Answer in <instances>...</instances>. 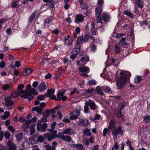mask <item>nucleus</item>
I'll return each instance as SVG.
<instances>
[{
	"label": "nucleus",
	"instance_id": "obj_53",
	"mask_svg": "<svg viewBox=\"0 0 150 150\" xmlns=\"http://www.w3.org/2000/svg\"><path fill=\"white\" fill-rule=\"evenodd\" d=\"M101 118L100 115L98 114H97L95 116V117L94 119H92L93 121H95L96 120H100Z\"/></svg>",
	"mask_w": 150,
	"mask_h": 150
},
{
	"label": "nucleus",
	"instance_id": "obj_7",
	"mask_svg": "<svg viewBox=\"0 0 150 150\" xmlns=\"http://www.w3.org/2000/svg\"><path fill=\"white\" fill-rule=\"evenodd\" d=\"M44 140V138L42 136L39 137L37 139H35L34 137L30 138H29L30 143L32 144H35L37 143L38 141L40 142H42Z\"/></svg>",
	"mask_w": 150,
	"mask_h": 150
},
{
	"label": "nucleus",
	"instance_id": "obj_44",
	"mask_svg": "<svg viewBox=\"0 0 150 150\" xmlns=\"http://www.w3.org/2000/svg\"><path fill=\"white\" fill-rule=\"evenodd\" d=\"M141 79L142 77L141 76H136L135 78L134 83H139L141 81Z\"/></svg>",
	"mask_w": 150,
	"mask_h": 150
},
{
	"label": "nucleus",
	"instance_id": "obj_62",
	"mask_svg": "<svg viewBox=\"0 0 150 150\" xmlns=\"http://www.w3.org/2000/svg\"><path fill=\"white\" fill-rule=\"evenodd\" d=\"M78 92L77 89L76 88H74L73 89V91H71L70 93V95H73L74 93H77Z\"/></svg>",
	"mask_w": 150,
	"mask_h": 150
},
{
	"label": "nucleus",
	"instance_id": "obj_63",
	"mask_svg": "<svg viewBox=\"0 0 150 150\" xmlns=\"http://www.w3.org/2000/svg\"><path fill=\"white\" fill-rule=\"evenodd\" d=\"M8 129L10 131H11L12 132H14L15 130L14 129L13 127L11 125H10L8 127Z\"/></svg>",
	"mask_w": 150,
	"mask_h": 150
},
{
	"label": "nucleus",
	"instance_id": "obj_37",
	"mask_svg": "<svg viewBox=\"0 0 150 150\" xmlns=\"http://www.w3.org/2000/svg\"><path fill=\"white\" fill-rule=\"evenodd\" d=\"M94 90L91 88H89L87 89L86 91V93L87 94L91 95L93 93Z\"/></svg>",
	"mask_w": 150,
	"mask_h": 150
},
{
	"label": "nucleus",
	"instance_id": "obj_1",
	"mask_svg": "<svg viewBox=\"0 0 150 150\" xmlns=\"http://www.w3.org/2000/svg\"><path fill=\"white\" fill-rule=\"evenodd\" d=\"M120 75V77L116 82V85L118 88H123L126 83L127 79L129 78L131 76L129 72L124 71H121Z\"/></svg>",
	"mask_w": 150,
	"mask_h": 150
},
{
	"label": "nucleus",
	"instance_id": "obj_45",
	"mask_svg": "<svg viewBox=\"0 0 150 150\" xmlns=\"http://www.w3.org/2000/svg\"><path fill=\"white\" fill-rule=\"evenodd\" d=\"M115 124V122L112 121H111L110 122L109 128L111 129H114V125Z\"/></svg>",
	"mask_w": 150,
	"mask_h": 150
},
{
	"label": "nucleus",
	"instance_id": "obj_17",
	"mask_svg": "<svg viewBox=\"0 0 150 150\" xmlns=\"http://www.w3.org/2000/svg\"><path fill=\"white\" fill-rule=\"evenodd\" d=\"M110 16L109 14L104 13L102 16V19L105 22H108L110 20Z\"/></svg>",
	"mask_w": 150,
	"mask_h": 150
},
{
	"label": "nucleus",
	"instance_id": "obj_48",
	"mask_svg": "<svg viewBox=\"0 0 150 150\" xmlns=\"http://www.w3.org/2000/svg\"><path fill=\"white\" fill-rule=\"evenodd\" d=\"M96 90L97 91L98 93L101 95H103V93L102 91L101 90V89L100 88V86H97L96 87Z\"/></svg>",
	"mask_w": 150,
	"mask_h": 150
},
{
	"label": "nucleus",
	"instance_id": "obj_12",
	"mask_svg": "<svg viewBox=\"0 0 150 150\" xmlns=\"http://www.w3.org/2000/svg\"><path fill=\"white\" fill-rule=\"evenodd\" d=\"M73 40L69 36H66L65 38L64 44L66 45H70L72 44Z\"/></svg>",
	"mask_w": 150,
	"mask_h": 150
},
{
	"label": "nucleus",
	"instance_id": "obj_51",
	"mask_svg": "<svg viewBox=\"0 0 150 150\" xmlns=\"http://www.w3.org/2000/svg\"><path fill=\"white\" fill-rule=\"evenodd\" d=\"M47 116L44 115L42 117L41 119V122H45L47 121Z\"/></svg>",
	"mask_w": 150,
	"mask_h": 150
},
{
	"label": "nucleus",
	"instance_id": "obj_5",
	"mask_svg": "<svg viewBox=\"0 0 150 150\" xmlns=\"http://www.w3.org/2000/svg\"><path fill=\"white\" fill-rule=\"evenodd\" d=\"M47 125L46 123H43L41 125L40 120H38L37 128L38 130L42 132H45L46 130Z\"/></svg>",
	"mask_w": 150,
	"mask_h": 150
},
{
	"label": "nucleus",
	"instance_id": "obj_11",
	"mask_svg": "<svg viewBox=\"0 0 150 150\" xmlns=\"http://www.w3.org/2000/svg\"><path fill=\"white\" fill-rule=\"evenodd\" d=\"M5 102L4 103V107H9L12 105L14 101L11 100L9 97H7L5 98Z\"/></svg>",
	"mask_w": 150,
	"mask_h": 150
},
{
	"label": "nucleus",
	"instance_id": "obj_6",
	"mask_svg": "<svg viewBox=\"0 0 150 150\" xmlns=\"http://www.w3.org/2000/svg\"><path fill=\"white\" fill-rule=\"evenodd\" d=\"M51 134L47 133L44 134V137L48 139L49 141L57 137L56 136L57 132L56 130H52L51 131Z\"/></svg>",
	"mask_w": 150,
	"mask_h": 150
},
{
	"label": "nucleus",
	"instance_id": "obj_41",
	"mask_svg": "<svg viewBox=\"0 0 150 150\" xmlns=\"http://www.w3.org/2000/svg\"><path fill=\"white\" fill-rule=\"evenodd\" d=\"M72 129L70 128H67L63 131V133L64 134H70L71 132Z\"/></svg>",
	"mask_w": 150,
	"mask_h": 150
},
{
	"label": "nucleus",
	"instance_id": "obj_58",
	"mask_svg": "<svg viewBox=\"0 0 150 150\" xmlns=\"http://www.w3.org/2000/svg\"><path fill=\"white\" fill-rule=\"evenodd\" d=\"M89 38V36L88 35H85L84 37H83V40L85 42H87L88 41V39Z\"/></svg>",
	"mask_w": 150,
	"mask_h": 150
},
{
	"label": "nucleus",
	"instance_id": "obj_27",
	"mask_svg": "<svg viewBox=\"0 0 150 150\" xmlns=\"http://www.w3.org/2000/svg\"><path fill=\"white\" fill-rule=\"evenodd\" d=\"M81 60L85 64L89 61V57L88 56H86L81 58Z\"/></svg>",
	"mask_w": 150,
	"mask_h": 150
},
{
	"label": "nucleus",
	"instance_id": "obj_3",
	"mask_svg": "<svg viewBox=\"0 0 150 150\" xmlns=\"http://www.w3.org/2000/svg\"><path fill=\"white\" fill-rule=\"evenodd\" d=\"M31 86L30 84L27 85V88L26 89V91L23 94L20 95L21 97L24 98H28L29 101H30L33 98V96L29 93V92L31 89Z\"/></svg>",
	"mask_w": 150,
	"mask_h": 150
},
{
	"label": "nucleus",
	"instance_id": "obj_57",
	"mask_svg": "<svg viewBox=\"0 0 150 150\" xmlns=\"http://www.w3.org/2000/svg\"><path fill=\"white\" fill-rule=\"evenodd\" d=\"M115 52L117 53H118L120 51V49L119 46L117 45H116L115 46Z\"/></svg>",
	"mask_w": 150,
	"mask_h": 150
},
{
	"label": "nucleus",
	"instance_id": "obj_8",
	"mask_svg": "<svg viewBox=\"0 0 150 150\" xmlns=\"http://www.w3.org/2000/svg\"><path fill=\"white\" fill-rule=\"evenodd\" d=\"M102 11V8L101 7H98L96 8V16L97 18V23H101L100 19V13Z\"/></svg>",
	"mask_w": 150,
	"mask_h": 150
},
{
	"label": "nucleus",
	"instance_id": "obj_59",
	"mask_svg": "<svg viewBox=\"0 0 150 150\" xmlns=\"http://www.w3.org/2000/svg\"><path fill=\"white\" fill-rule=\"evenodd\" d=\"M6 65L5 62L4 61L1 60L0 63V67L1 68H3Z\"/></svg>",
	"mask_w": 150,
	"mask_h": 150
},
{
	"label": "nucleus",
	"instance_id": "obj_55",
	"mask_svg": "<svg viewBox=\"0 0 150 150\" xmlns=\"http://www.w3.org/2000/svg\"><path fill=\"white\" fill-rule=\"evenodd\" d=\"M126 144L128 146L129 148L133 147L132 145L131 142L128 139L127 140Z\"/></svg>",
	"mask_w": 150,
	"mask_h": 150
},
{
	"label": "nucleus",
	"instance_id": "obj_31",
	"mask_svg": "<svg viewBox=\"0 0 150 150\" xmlns=\"http://www.w3.org/2000/svg\"><path fill=\"white\" fill-rule=\"evenodd\" d=\"M35 125L34 124H32L30 127V131L31 134H33L34 133L35 131Z\"/></svg>",
	"mask_w": 150,
	"mask_h": 150
},
{
	"label": "nucleus",
	"instance_id": "obj_43",
	"mask_svg": "<svg viewBox=\"0 0 150 150\" xmlns=\"http://www.w3.org/2000/svg\"><path fill=\"white\" fill-rule=\"evenodd\" d=\"M144 120L145 122H147L150 121V116L149 115H146L144 116Z\"/></svg>",
	"mask_w": 150,
	"mask_h": 150
},
{
	"label": "nucleus",
	"instance_id": "obj_49",
	"mask_svg": "<svg viewBox=\"0 0 150 150\" xmlns=\"http://www.w3.org/2000/svg\"><path fill=\"white\" fill-rule=\"evenodd\" d=\"M47 92L49 96H50V95L54 93L55 90L54 89H51L50 90H48Z\"/></svg>",
	"mask_w": 150,
	"mask_h": 150
},
{
	"label": "nucleus",
	"instance_id": "obj_10",
	"mask_svg": "<svg viewBox=\"0 0 150 150\" xmlns=\"http://www.w3.org/2000/svg\"><path fill=\"white\" fill-rule=\"evenodd\" d=\"M24 92L25 91L23 90L15 91L11 93L10 97L11 98H15L18 96L20 94L24 93Z\"/></svg>",
	"mask_w": 150,
	"mask_h": 150
},
{
	"label": "nucleus",
	"instance_id": "obj_33",
	"mask_svg": "<svg viewBox=\"0 0 150 150\" xmlns=\"http://www.w3.org/2000/svg\"><path fill=\"white\" fill-rule=\"evenodd\" d=\"M32 110L33 111H36L38 113H40L42 111V109L39 106H37L33 108Z\"/></svg>",
	"mask_w": 150,
	"mask_h": 150
},
{
	"label": "nucleus",
	"instance_id": "obj_4",
	"mask_svg": "<svg viewBox=\"0 0 150 150\" xmlns=\"http://www.w3.org/2000/svg\"><path fill=\"white\" fill-rule=\"evenodd\" d=\"M117 134H119L121 136L123 135V132L122 129L121 127L120 126H119L117 128L115 127L113 129L112 134L113 136L114 140L117 138Z\"/></svg>",
	"mask_w": 150,
	"mask_h": 150
},
{
	"label": "nucleus",
	"instance_id": "obj_60",
	"mask_svg": "<svg viewBox=\"0 0 150 150\" xmlns=\"http://www.w3.org/2000/svg\"><path fill=\"white\" fill-rule=\"evenodd\" d=\"M24 87V85L23 84H20L18 86V90H21Z\"/></svg>",
	"mask_w": 150,
	"mask_h": 150
},
{
	"label": "nucleus",
	"instance_id": "obj_47",
	"mask_svg": "<svg viewBox=\"0 0 150 150\" xmlns=\"http://www.w3.org/2000/svg\"><path fill=\"white\" fill-rule=\"evenodd\" d=\"M89 110L88 106L85 105L84 107V112L85 113H87Z\"/></svg>",
	"mask_w": 150,
	"mask_h": 150
},
{
	"label": "nucleus",
	"instance_id": "obj_20",
	"mask_svg": "<svg viewBox=\"0 0 150 150\" xmlns=\"http://www.w3.org/2000/svg\"><path fill=\"white\" fill-rule=\"evenodd\" d=\"M65 92L64 90H62L59 91L57 94V98L56 101L60 100V98L63 97Z\"/></svg>",
	"mask_w": 150,
	"mask_h": 150
},
{
	"label": "nucleus",
	"instance_id": "obj_26",
	"mask_svg": "<svg viewBox=\"0 0 150 150\" xmlns=\"http://www.w3.org/2000/svg\"><path fill=\"white\" fill-rule=\"evenodd\" d=\"M54 19V18L52 17H50L49 18L45 20L44 21V25H46L49 24Z\"/></svg>",
	"mask_w": 150,
	"mask_h": 150
},
{
	"label": "nucleus",
	"instance_id": "obj_16",
	"mask_svg": "<svg viewBox=\"0 0 150 150\" xmlns=\"http://www.w3.org/2000/svg\"><path fill=\"white\" fill-rule=\"evenodd\" d=\"M7 144L9 147L8 150H16V147L15 144L13 143L12 142L10 141H8Z\"/></svg>",
	"mask_w": 150,
	"mask_h": 150
},
{
	"label": "nucleus",
	"instance_id": "obj_14",
	"mask_svg": "<svg viewBox=\"0 0 150 150\" xmlns=\"http://www.w3.org/2000/svg\"><path fill=\"white\" fill-rule=\"evenodd\" d=\"M77 123L79 125H88L89 124V122L86 119H80L77 122Z\"/></svg>",
	"mask_w": 150,
	"mask_h": 150
},
{
	"label": "nucleus",
	"instance_id": "obj_18",
	"mask_svg": "<svg viewBox=\"0 0 150 150\" xmlns=\"http://www.w3.org/2000/svg\"><path fill=\"white\" fill-rule=\"evenodd\" d=\"M32 72V70L31 69H25L23 72H22L21 74V76H27L30 74Z\"/></svg>",
	"mask_w": 150,
	"mask_h": 150
},
{
	"label": "nucleus",
	"instance_id": "obj_56",
	"mask_svg": "<svg viewBox=\"0 0 150 150\" xmlns=\"http://www.w3.org/2000/svg\"><path fill=\"white\" fill-rule=\"evenodd\" d=\"M5 137L6 139H9L10 138V134L8 132H6L4 134Z\"/></svg>",
	"mask_w": 150,
	"mask_h": 150
},
{
	"label": "nucleus",
	"instance_id": "obj_29",
	"mask_svg": "<svg viewBox=\"0 0 150 150\" xmlns=\"http://www.w3.org/2000/svg\"><path fill=\"white\" fill-rule=\"evenodd\" d=\"M61 139L67 142H73L71 140L70 137L67 136H64L61 137Z\"/></svg>",
	"mask_w": 150,
	"mask_h": 150
},
{
	"label": "nucleus",
	"instance_id": "obj_19",
	"mask_svg": "<svg viewBox=\"0 0 150 150\" xmlns=\"http://www.w3.org/2000/svg\"><path fill=\"white\" fill-rule=\"evenodd\" d=\"M72 147L75 148L76 150H84L83 146L81 144H73L71 145Z\"/></svg>",
	"mask_w": 150,
	"mask_h": 150
},
{
	"label": "nucleus",
	"instance_id": "obj_13",
	"mask_svg": "<svg viewBox=\"0 0 150 150\" xmlns=\"http://www.w3.org/2000/svg\"><path fill=\"white\" fill-rule=\"evenodd\" d=\"M85 104L86 105L90 107L91 109L93 110L95 109L96 105L95 103L91 100H89L88 101L86 102L85 103Z\"/></svg>",
	"mask_w": 150,
	"mask_h": 150
},
{
	"label": "nucleus",
	"instance_id": "obj_64",
	"mask_svg": "<svg viewBox=\"0 0 150 150\" xmlns=\"http://www.w3.org/2000/svg\"><path fill=\"white\" fill-rule=\"evenodd\" d=\"M45 98V97L44 95H39L37 97L38 99L40 100H43Z\"/></svg>",
	"mask_w": 150,
	"mask_h": 150
},
{
	"label": "nucleus",
	"instance_id": "obj_34",
	"mask_svg": "<svg viewBox=\"0 0 150 150\" xmlns=\"http://www.w3.org/2000/svg\"><path fill=\"white\" fill-rule=\"evenodd\" d=\"M125 38H122L120 42L119 45L121 46H126L127 45V44L125 42Z\"/></svg>",
	"mask_w": 150,
	"mask_h": 150
},
{
	"label": "nucleus",
	"instance_id": "obj_2",
	"mask_svg": "<svg viewBox=\"0 0 150 150\" xmlns=\"http://www.w3.org/2000/svg\"><path fill=\"white\" fill-rule=\"evenodd\" d=\"M37 120V118L36 117H33L31 120H25L23 117H20L19 118L18 121L23 123L22 127L24 131L28 132V129L29 128V125L31 122H35Z\"/></svg>",
	"mask_w": 150,
	"mask_h": 150
},
{
	"label": "nucleus",
	"instance_id": "obj_61",
	"mask_svg": "<svg viewBox=\"0 0 150 150\" xmlns=\"http://www.w3.org/2000/svg\"><path fill=\"white\" fill-rule=\"evenodd\" d=\"M119 148V146L118 145V144L117 142H116L115 143L114 146L112 147V148H113V149H115V150Z\"/></svg>",
	"mask_w": 150,
	"mask_h": 150
},
{
	"label": "nucleus",
	"instance_id": "obj_15",
	"mask_svg": "<svg viewBox=\"0 0 150 150\" xmlns=\"http://www.w3.org/2000/svg\"><path fill=\"white\" fill-rule=\"evenodd\" d=\"M84 20L83 16L81 14H77L76 16L75 22L79 23L80 22Z\"/></svg>",
	"mask_w": 150,
	"mask_h": 150
},
{
	"label": "nucleus",
	"instance_id": "obj_25",
	"mask_svg": "<svg viewBox=\"0 0 150 150\" xmlns=\"http://www.w3.org/2000/svg\"><path fill=\"white\" fill-rule=\"evenodd\" d=\"M121 111V110H119L118 108H117L115 110V113L117 118H119L122 117Z\"/></svg>",
	"mask_w": 150,
	"mask_h": 150
},
{
	"label": "nucleus",
	"instance_id": "obj_40",
	"mask_svg": "<svg viewBox=\"0 0 150 150\" xmlns=\"http://www.w3.org/2000/svg\"><path fill=\"white\" fill-rule=\"evenodd\" d=\"M84 134L87 136H90L91 135V132L88 129H85L83 131Z\"/></svg>",
	"mask_w": 150,
	"mask_h": 150
},
{
	"label": "nucleus",
	"instance_id": "obj_36",
	"mask_svg": "<svg viewBox=\"0 0 150 150\" xmlns=\"http://www.w3.org/2000/svg\"><path fill=\"white\" fill-rule=\"evenodd\" d=\"M124 13L125 15H127L131 18H132L134 17V14L128 11H125Z\"/></svg>",
	"mask_w": 150,
	"mask_h": 150
},
{
	"label": "nucleus",
	"instance_id": "obj_28",
	"mask_svg": "<svg viewBox=\"0 0 150 150\" xmlns=\"http://www.w3.org/2000/svg\"><path fill=\"white\" fill-rule=\"evenodd\" d=\"M83 37L81 36L78 38L77 40V42L76 43V45L77 46H79V45L81 44L83 42Z\"/></svg>",
	"mask_w": 150,
	"mask_h": 150
},
{
	"label": "nucleus",
	"instance_id": "obj_38",
	"mask_svg": "<svg viewBox=\"0 0 150 150\" xmlns=\"http://www.w3.org/2000/svg\"><path fill=\"white\" fill-rule=\"evenodd\" d=\"M16 137L17 140L20 141L22 139L23 137V134L21 133L17 134L16 135Z\"/></svg>",
	"mask_w": 150,
	"mask_h": 150
},
{
	"label": "nucleus",
	"instance_id": "obj_30",
	"mask_svg": "<svg viewBox=\"0 0 150 150\" xmlns=\"http://www.w3.org/2000/svg\"><path fill=\"white\" fill-rule=\"evenodd\" d=\"M102 88L103 91L105 93H108L111 91L110 88L107 86H103L102 87Z\"/></svg>",
	"mask_w": 150,
	"mask_h": 150
},
{
	"label": "nucleus",
	"instance_id": "obj_23",
	"mask_svg": "<svg viewBox=\"0 0 150 150\" xmlns=\"http://www.w3.org/2000/svg\"><path fill=\"white\" fill-rule=\"evenodd\" d=\"M79 70L81 72H85L86 73L89 72L90 71L89 68L86 67H81L79 68Z\"/></svg>",
	"mask_w": 150,
	"mask_h": 150
},
{
	"label": "nucleus",
	"instance_id": "obj_35",
	"mask_svg": "<svg viewBox=\"0 0 150 150\" xmlns=\"http://www.w3.org/2000/svg\"><path fill=\"white\" fill-rule=\"evenodd\" d=\"M29 142L27 141H25L23 143V147L25 149H28L29 147L30 144H31L30 143L29 140Z\"/></svg>",
	"mask_w": 150,
	"mask_h": 150
},
{
	"label": "nucleus",
	"instance_id": "obj_22",
	"mask_svg": "<svg viewBox=\"0 0 150 150\" xmlns=\"http://www.w3.org/2000/svg\"><path fill=\"white\" fill-rule=\"evenodd\" d=\"M80 46H77L74 48L72 51V53H75L77 54H79L80 51Z\"/></svg>",
	"mask_w": 150,
	"mask_h": 150
},
{
	"label": "nucleus",
	"instance_id": "obj_21",
	"mask_svg": "<svg viewBox=\"0 0 150 150\" xmlns=\"http://www.w3.org/2000/svg\"><path fill=\"white\" fill-rule=\"evenodd\" d=\"M38 88L40 91L41 92L45 90L46 88V86L44 82H41L40 85L39 86Z\"/></svg>",
	"mask_w": 150,
	"mask_h": 150
},
{
	"label": "nucleus",
	"instance_id": "obj_50",
	"mask_svg": "<svg viewBox=\"0 0 150 150\" xmlns=\"http://www.w3.org/2000/svg\"><path fill=\"white\" fill-rule=\"evenodd\" d=\"M80 6L83 9H87L88 8V6L85 3H84L80 5Z\"/></svg>",
	"mask_w": 150,
	"mask_h": 150
},
{
	"label": "nucleus",
	"instance_id": "obj_42",
	"mask_svg": "<svg viewBox=\"0 0 150 150\" xmlns=\"http://www.w3.org/2000/svg\"><path fill=\"white\" fill-rule=\"evenodd\" d=\"M11 88V86H10L8 84H6L3 86L2 89L4 90H6Z\"/></svg>",
	"mask_w": 150,
	"mask_h": 150
},
{
	"label": "nucleus",
	"instance_id": "obj_39",
	"mask_svg": "<svg viewBox=\"0 0 150 150\" xmlns=\"http://www.w3.org/2000/svg\"><path fill=\"white\" fill-rule=\"evenodd\" d=\"M9 115V113L8 112H6L4 113V115L2 117V118L3 120H5L8 117Z\"/></svg>",
	"mask_w": 150,
	"mask_h": 150
},
{
	"label": "nucleus",
	"instance_id": "obj_24",
	"mask_svg": "<svg viewBox=\"0 0 150 150\" xmlns=\"http://www.w3.org/2000/svg\"><path fill=\"white\" fill-rule=\"evenodd\" d=\"M135 4L140 8L143 7V1L142 0H135Z\"/></svg>",
	"mask_w": 150,
	"mask_h": 150
},
{
	"label": "nucleus",
	"instance_id": "obj_46",
	"mask_svg": "<svg viewBox=\"0 0 150 150\" xmlns=\"http://www.w3.org/2000/svg\"><path fill=\"white\" fill-rule=\"evenodd\" d=\"M29 92V93L31 95H32V94L34 95H38V93L36 91L35 89L34 88L31 89Z\"/></svg>",
	"mask_w": 150,
	"mask_h": 150
},
{
	"label": "nucleus",
	"instance_id": "obj_52",
	"mask_svg": "<svg viewBox=\"0 0 150 150\" xmlns=\"http://www.w3.org/2000/svg\"><path fill=\"white\" fill-rule=\"evenodd\" d=\"M88 83L90 85H95L96 84V82L95 80H91L88 81Z\"/></svg>",
	"mask_w": 150,
	"mask_h": 150
},
{
	"label": "nucleus",
	"instance_id": "obj_32",
	"mask_svg": "<svg viewBox=\"0 0 150 150\" xmlns=\"http://www.w3.org/2000/svg\"><path fill=\"white\" fill-rule=\"evenodd\" d=\"M37 12V11H35L33 12V13L31 14L29 19L30 22H32L33 21L35 16L36 15Z\"/></svg>",
	"mask_w": 150,
	"mask_h": 150
},
{
	"label": "nucleus",
	"instance_id": "obj_54",
	"mask_svg": "<svg viewBox=\"0 0 150 150\" xmlns=\"http://www.w3.org/2000/svg\"><path fill=\"white\" fill-rule=\"evenodd\" d=\"M109 131V129H107L106 128H105L103 131V136L105 137V136L108 132Z\"/></svg>",
	"mask_w": 150,
	"mask_h": 150
},
{
	"label": "nucleus",
	"instance_id": "obj_9",
	"mask_svg": "<svg viewBox=\"0 0 150 150\" xmlns=\"http://www.w3.org/2000/svg\"><path fill=\"white\" fill-rule=\"evenodd\" d=\"M70 114L71 116L70 117V119L71 120H75L78 118V116L80 114V112L77 110L73 111Z\"/></svg>",
	"mask_w": 150,
	"mask_h": 150
}]
</instances>
